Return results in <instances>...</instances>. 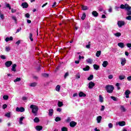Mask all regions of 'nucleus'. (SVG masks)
<instances>
[{"instance_id": "nucleus-1", "label": "nucleus", "mask_w": 131, "mask_h": 131, "mask_svg": "<svg viewBox=\"0 0 131 131\" xmlns=\"http://www.w3.org/2000/svg\"><path fill=\"white\" fill-rule=\"evenodd\" d=\"M30 108L32 109V113L36 116L37 114V112L38 111V106L32 104L30 106Z\"/></svg>"}, {"instance_id": "nucleus-2", "label": "nucleus", "mask_w": 131, "mask_h": 131, "mask_svg": "<svg viewBox=\"0 0 131 131\" xmlns=\"http://www.w3.org/2000/svg\"><path fill=\"white\" fill-rule=\"evenodd\" d=\"M105 90L109 94H112V93H113V90H114V86L112 85H107L105 86Z\"/></svg>"}, {"instance_id": "nucleus-3", "label": "nucleus", "mask_w": 131, "mask_h": 131, "mask_svg": "<svg viewBox=\"0 0 131 131\" xmlns=\"http://www.w3.org/2000/svg\"><path fill=\"white\" fill-rule=\"evenodd\" d=\"M129 7V5L128 4H126L125 5L122 4L120 5V9H122V10L125 9L126 10L128 7Z\"/></svg>"}, {"instance_id": "nucleus-4", "label": "nucleus", "mask_w": 131, "mask_h": 131, "mask_svg": "<svg viewBox=\"0 0 131 131\" xmlns=\"http://www.w3.org/2000/svg\"><path fill=\"white\" fill-rule=\"evenodd\" d=\"M12 64H13V62H12V61H7L5 62V66L7 68L11 67Z\"/></svg>"}, {"instance_id": "nucleus-5", "label": "nucleus", "mask_w": 131, "mask_h": 131, "mask_svg": "<svg viewBox=\"0 0 131 131\" xmlns=\"http://www.w3.org/2000/svg\"><path fill=\"white\" fill-rule=\"evenodd\" d=\"M16 110L17 112H24V111H25V108L23 107H16Z\"/></svg>"}, {"instance_id": "nucleus-6", "label": "nucleus", "mask_w": 131, "mask_h": 131, "mask_svg": "<svg viewBox=\"0 0 131 131\" xmlns=\"http://www.w3.org/2000/svg\"><path fill=\"white\" fill-rule=\"evenodd\" d=\"M125 24V23L124 21H118V26L119 27H122Z\"/></svg>"}, {"instance_id": "nucleus-7", "label": "nucleus", "mask_w": 131, "mask_h": 131, "mask_svg": "<svg viewBox=\"0 0 131 131\" xmlns=\"http://www.w3.org/2000/svg\"><path fill=\"white\" fill-rule=\"evenodd\" d=\"M126 10L127 11L126 15H127L128 16H130V15H131V7L129 6V7L128 8H127L126 9Z\"/></svg>"}, {"instance_id": "nucleus-8", "label": "nucleus", "mask_w": 131, "mask_h": 131, "mask_svg": "<svg viewBox=\"0 0 131 131\" xmlns=\"http://www.w3.org/2000/svg\"><path fill=\"white\" fill-rule=\"evenodd\" d=\"M95 86V83L93 82L92 81H91L89 83V89H92Z\"/></svg>"}, {"instance_id": "nucleus-9", "label": "nucleus", "mask_w": 131, "mask_h": 131, "mask_svg": "<svg viewBox=\"0 0 131 131\" xmlns=\"http://www.w3.org/2000/svg\"><path fill=\"white\" fill-rule=\"evenodd\" d=\"M129 94H130V91H129V90H127L125 92V95L127 99H128V98H129Z\"/></svg>"}, {"instance_id": "nucleus-10", "label": "nucleus", "mask_w": 131, "mask_h": 131, "mask_svg": "<svg viewBox=\"0 0 131 131\" xmlns=\"http://www.w3.org/2000/svg\"><path fill=\"white\" fill-rule=\"evenodd\" d=\"M21 7H23L24 9H27V8H28V4L26 2L23 3L21 4Z\"/></svg>"}, {"instance_id": "nucleus-11", "label": "nucleus", "mask_w": 131, "mask_h": 131, "mask_svg": "<svg viewBox=\"0 0 131 131\" xmlns=\"http://www.w3.org/2000/svg\"><path fill=\"white\" fill-rule=\"evenodd\" d=\"M125 63H126V59H125V58H121V64L122 66H124V65L125 64Z\"/></svg>"}, {"instance_id": "nucleus-12", "label": "nucleus", "mask_w": 131, "mask_h": 131, "mask_svg": "<svg viewBox=\"0 0 131 131\" xmlns=\"http://www.w3.org/2000/svg\"><path fill=\"white\" fill-rule=\"evenodd\" d=\"M16 67H17V64H12V69H11L12 71H13V72H16V71H17V70H16Z\"/></svg>"}, {"instance_id": "nucleus-13", "label": "nucleus", "mask_w": 131, "mask_h": 131, "mask_svg": "<svg viewBox=\"0 0 131 131\" xmlns=\"http://www.w3.org/2000/svg\"><path fill=\"white\" fill-rule=\"evenodd\" d=\"M76 124H77V123L75 121H72L70 123V125L71 127H74V126H75Z\"/></svg>"}, {"instance_id": "nucleus-14", "label": "nucleus", "mask_w": 131, "mask_h": 131, "mask_svg": "<svg viewBox=\"0 0 131 131\" xmlns=\"http://www.w3.org/2000/svg\"><path fill=\"white\" fill-rule=\"evenodd\" d=\"M118 47H119V48H121V49H123V48H124V47H125V46L124 45V43L123 42L118 43Z\"/></svg>"}, {"instance_id": "nucleus-15", "label": "nucleus", "mask_w": 131, "mask_h": 131, "mask_svg": "<svg viewBox=\"0 0 131 131\" xmlns=\"http://www.w3.org/2000/svg\"><path fill=\"white\" fill-rule=\"evenodd\" d=\"M86 62L89 64H93V60L92 58H88L86 60Z\"/></svg>"}, {"instance_id": "nucleus-16", "label": "nucleus", "mask_w": 131, "mask_h": 131, "mask_svg": "<svg viewBox=\"0 0 131 131\" xmlns=\"http://www.w3.org/2000/svg\"><path fill=\"white\" fill-rule=\"evenodd\" d=\"M35 128H36V130L40 131V130H42V126L37 125V126H36Z\"/></svg>"}, {"instance_id": "nucleus-17", "label": "nucleus", "mask_w": 131, "mask_h": 131, "mask_svg": "<svg viewBox=\"0 0 131 131\" xmlns=\"http://www.w3.org/2000/svg\"><path fill=\"white\" fill-rule=\"evenodd\" d=\"M118 124H119V125L120 126H124V125H125V122H124V121H120L118 123Z\"/></svg>"}, {"instance_id": "nucleus-18", "label": "nucleus", "mask_w": 131, "mask_h": 131, "mask_svg": "<svg viewBox=\"0 0 131 131\" xmlns=\"http://www.w3.org/2000/svg\"><path fill=\"white\" fill-rule=\"evenodd\" d=\"M79 97H80V98H81L82 97H86V95L83 93V92H80L79 93Z\"/></svg>"}, {"instance_id": "nucleus-19", "label": "nucleus", "mask_w": 131, "mask_h": 131, "mask_svg": "<svg viewBox=\"0 0 131 131\" xmlns=\"http://www.w3.org/2000/svg\"><path fill=\"white\" fill-rule=\"evenodd\" d=\"M53 113H54V110L50 109L49 110V116H53Z\"/></svg>"}, {"instance_id": "nucleus-20", "label": "nucleus", "mask_w": 131, "mask_h": 131, "mask_svg": "<svg viewBox=\"0 0 131 131\" xmlns=\"http://www.w3.org/2000/svg\"><path fill=\"white\" fill-rule=\"evenodd\" d=\"M92 15L94 16V17H98V16H99V13H98L97 11H94L92 12Z\"/></svg>"}, {"instance_id": "nucleus-21", "label": "nucleus", "mask_w": 131, "mask_h": 131, "mask_svg": "<svg viewBox=\"0 0 131 131\" xmlns=\"http://www.w3.org/2000/svg\"><path fill=\"white\" fill-rule=\"evenodd\" d=\"M37 85V83L36 82H32L29 84L30 86H31L32 88H34L35 86H36Z\"/></svg>"}, {"instance_id": "nucleus-22", "label": "nucleus", "mask_w": 131, "mask_h": 131, "mask_svg": "<svg viewBox=\"0 0 131 131\" xmlns=\"http://www.w3.org/2000/svg\"><path fill=\"white\" fill-rule=\"evenodd\" d=\"M108 65V61H104L102 63L103 67H107V66Z\"/></svg>"}, {"instance_id": "nucleus-23", "label": "nucleus", "mask_w": 131, "mask_h": 131, "mask_svg": "<svg viewBox=\"0 0 131 131\" xmlns=\"http://www.w3.org/2000/svg\"><path fill=\"white\" fill-rule=\"evenodd\" d=\"M93 67L95 70H99L100 69V66L97 64H94Z\"/></svg>"}, {"instance_id": "nucleus-24", "label": "nucleus", "mask_w": 131, "mask_h": 131, "mask_svg": "<svg viewBox=\"0 0 131 131\" xmlns=\"http://www.w3.org/2000/svg\"><path fill=\"white\" fill-rule=\"evenodd\" d=\"M97 120L98 123H100V122H101V120H102V116H99L97 117Z\"/></svg>"}, {"instance_id": "nucleus-25", "label": "nucleus", "mask_w": 131, "mask_h": 131, "mask_svg": "<svg viewBox=\"0 0 131 131\" xmlns=\"http://www.w3.org/2000/svg\"><path fill=\"white\" fill-rule=\"evenodd\" d=\"M25 118L24 117H21L19 118V123L20 124H23V123L22 122V121H23V119H24Z\"/></svg>"}, {"instance_id": "nucleus-26", "label": "nucleus", "mask_w": 131, "mask_h": 131, "mask_svg": "<svg viewBox=\"0 0 131 131\" xmlns=\"http://www.w3.org/2000/svg\"><path fill=\"white\" fill-rule=\"evenodd\" d=\"M81 8L83 11H86V10H89V7H88V6H84L83 5H82Z\"/></svg>"}, {"instance_id": "nucleus-27", "label": "nucleus", "mask_w": 131, "mask_h": 131, "mask_svg": "<svg viewBox=\"0 0 131 131\" xmlns=\"http://www.w3.org/2000/svg\"><path fill=\"white\" fill-rule=\"evenodd\" d=\"M99 102H100V103L104 102V98H103L102 95H99Z\"/></svg>"}, {"instance_id": "nucleus-28", "label": "nucleus", "mask_w": 131, "mask_h": 131, "mask_svg": "<svg viewBox=\"0 0 131 131\" xmlns=\"http://www.w3.org/2000/svg\"><path fill=\"white\" fill-rule=\"evenodd\" d=\"M61 89V86L60 85H57L55 88L56 92H60V89Z\"/></svg>"}, {"instance_id": "nucleus-29", "label": "nucleus", "mask_w": 131, "mask_h": 131, "mask_svg": "<svg viewBox=\"0 0 131 131\" xmlns=\"http://www.w3.org/2000/svg\"><path fill=\"white\" fill-rule=\"evenodd\" d=\"M13 39V37H7L5 39V41H10V40H12Z\"/></svg>"}, {"instance_id": "nucleus-30", "label": "nucleus", "mask_w": 131, "mask_h": 131, "mask_svg": "<svg viewBox=\"0 0 131 131\" xmlns=\"http://www.w3.org/2000/svg\"><path fill=\"white\" fill-rule=\"evenodd\" d=\"M83 70L84 71H89V70H90V67L89 66H86L85 68H83Z\"/></svg>"}, {"instance_id": "nucleus-31", "label": "nucleus", "mask_w": 131, "mask_h": 131, "mask_svg": "<svg viewBox=\"0 0 131 131\" xmlns=\"http://www.w3.org/2000/svg\"><path fill=\"white\" fill-rule=\"evenodd\" d=\"M115 36H116L117 37H119V36H121V33L118 32L114 34Z\"/></svg>"}, {"instance_id": "nucleus-32", "label": "nucleus", "mask_w": 131, "mask_h": 131, "mask_svg": "<svg viewBox=\"0 0 131 131\" xmlns=\"http://www.w3.org/2000/svg\"><path fill=\"white\" fill-rule=\"evenodd\" d=\"M57 105L58 107H62V106H63V102L61 101H58Z\"/></svg>"}, {"instance_id": "nucleus-33", "label": "nucleus", "mask_w": 131, "mask_h": 131, "mask_svg": "<svg viewBox=\"0 0 131 131\" xmlns=\"http://www.w3.org/2000/svg\"><path fill=\"white\" fill-rule=\"evenodd\" d=\"M119 78L120 80H122L125 78V76L124 75H121L119 76Z\"/></svg>"}, {"instance_id": "nucleus-34", "label": "nucleus", "mask_w": 131, "mask_h": 131, "mask_svg": "<svg viewBox=\"0 0 131 131\" xmlns=\"http://www.w3.org/2000/svg\"><path fill=\"white\" fill-rule=\"evenodd\" d=\"M120 110L122 111V112H125V111H126V110H125V108H124V106L123 105L121 106Z\"/></svg>"}, {"instance_id": "nucleus-35", "label": "nucleus", "mask_w": 131, "mask_h": 131, "mask_svg": "<svg viewBox=\"0 0 131 131\" xmlns=\"http://www.w3.org/2000/svg\"><path fill=\"white\" fill-rule=\"evenodd\" d=\"M99 56H101V51H97L96 53V57H99Z\"/></svg>"}, {"instance_id": "nucleus-36", "label": "nucleus", "mask_w": 131, "mask_h": 131, "mask_svg": "<svg viewBox=\"0 0 131 131\" xmlns=\"http://www.w3.org/2000/svg\"><path fill=\"white\" fill-rule=\"evenodd\" d=\"M94 78V75H91L88 78V80H92Z\"/></svg>"}, {"instance_id": "nucleus-37", "label": "nucleus", "mask_w": 131, "mask_h": 131, "mask_svg": "<svg viewBox=\"0 0 131 131\" xmlns=\"http://www.w3.org/2000/svg\"><path fill=\"white\" fill-rule=\"evenodd\" d=\"M111 99H112V100H113V101H117V98L114 96H111Z\"/></svg>"}, {"instance_id": "nucleus-38", "label": "nucleus", "mask_w": 131, "mask_h": 131, "mask_svg": "<svg viewBox=\"0 0 131 131\" xmlns=\"http://www.w3.org/2000/svg\"><path fill=\"white\" fill-rule=\"evenodd\" d=\"M18 81H21V78H16V79L14 80V82H18Z\"/></svg>"}, {"instance_id": "nucleus-39", "label": "nucleus", "mask_w": 131, "mask_h": 131, "mask_svg": "<svg viewBox=\"0 0 131 131\" xmlns=\"http://www.w3.org/2000/svg\"><path fill=\"white\" fill-rule=\"evenodd\" d=\"M29 38L31 41H33V38H32V33H30L29 34Z\"/></svg>"}, {"instance_id": "nucleus-40", "label": "nucleus", "mask_w": 131, "mask_h": 131, "mask_svg": "<svg viewBox=\"0 0 131 131\" xmlns=\"http://www.w3.org/2000/svg\"><path fill=\"white\" fill-rule=\"evenodd\" d=\"M5 116L6 117H8V118H10V117H11V113H7L5 114Z\"/></svg>"}, {"instance_id": "nucleus-41", "label": "nucleus", "mask_w": 131, "mask_h": 131, "mask_svg": "<svg viewBox=\"0 0 131 131\" xmlns=\"http://www.w3.org/2000/svg\"><path fill=\"white\" fill-rule=\"evenodd\" d=\"M76 77L77 79H79V78H80V74L79 73H78L76 75Z\"/></svg>"}, {"instance_id": "nucleus-42", "label": "nucleus", "mask_w": 131, "mask_h": 131, "mask_svg": "<svg viewBox=\"0 0 131 131\" xmlns=\"http://www.w3.org/2000/svg\"><path fill=\"white\" fill-rule=\"evenodd\" d=\"M61 131H68V129L66 127H62L61 128Z\"/></svg>"}, {"instance_id": "nucleus-43", "label": "nucleus", "mask_w": 131, "mask_h": 131, "mask_svg": "<svg viewBox=\"0 0 131 131\" xmlns=\"http://www.w3.org/2000/svg\"><path fill=\"white\" fill-rule=\"evenodd\" d=\"M85 17H86L85 13H83L82 17H81L82 20H84V19H85Z\"/></svg>"}, {"instance_id": "nucleus-44", "label": "nucleus", "mask_w": 131, "mask_h": 131, "mask_svg": "<svg viewBox=\"0 0 131 131\" xmlns=\"http://www.w3.org/2000/svg\"><path fill=\"white\" fill-rule=\"evenodd\" d=\"M34 122H39V119L37 117H36L34 119Z\"/></svg>"}, {"instance_id": "nucleus-45", "label": "nucleus", "mask_w": 131, "mask_h": 131, "mask_svg": "<svg viewBox=\"0 0 131 131\" xmlns=\"http://www.w3.org/2000/svg\"><path fill=\"white\" fill-rule=\"evenodd\" d=\"M0 18H1L2 20H4V19H5V15L2 13H0Z\"/></svg>"}, {"instance_id": "nucleus-46", "label": "nucleus", "mask_w": 131, "mask_h": 131, "mask_svg": "<svg viewBox=\"0 0 131 131\" xmlns=\"http://www.w3.org/2000/svg\"><path fill=\"white\" fill-rule=\"evenodd\" d=\"M12 19H13L14 21V22L16 23L17 22V18L15 16H12Z\"/></svg>"}, {"instance_id": "nucleus-47", "label": "nucleus", "mask_w": 131, "mask_h": 131, "mask_svg": "<svg viewBox=\"0 0 131 131\" xmlns=\"http://www.w3.org/2000/svg\"><path fill=\"white\" fill-rule=\"evenodd\" d=\"M4 100H8L9 99V96L8 95H4L3 96Z\"/></svg>"}, {"instance_id": "nucleus-48", "label": "nucleus", "mask_w": 131, "mask_h": 131, "mask_svg": "<svg viewBox=\"0 0 131 131\" xmlns=\"http://www.w3.org/2000/svg\"><path fill=\"white\" fill-rule=\"evenodd\" d=\"M55 121L58 122V121H60V120H61V118L59 117H57L55 118Z\"/></svg>"}, {"instance_id": "nucleus-49", "label": "nucleus", "mask_w": 131, "mask_h": 131, "mask_svg": "<svg viewBox=\"0 0 131 131\" xmlns=\"http://www.w3.org/2000/svg\"><path fill=\"white\" fill-rule=\"evenodd\" d=\"M126 20H131V16L130 15H128V16H126L125 17Z\"/></svg>"}, {"instance_id": "nucleus-50", "label": "nucleus", "mask_w": 131, "mask_h": 131, "mask_svg": "<svg viewBox=\"0 0 131 131\" xmlns=\"http://www.w3.org/2000/svg\"><path fill=\"white\" fill-rule=\"evenodd\" d=\"M66 121V122H70V121H71V118L70 117L68 118Z\"/></svg>"}, {"instance_id": "nucleus-51", "label": "nucleus", "mask_w": 131, "mask_h": 131, "mask_svg": "<svg viewBox=\"0 0 131 131\" xmlns=\"http://www.w3.org/2000/svg\"><path fill=\"white\" fill-rule=\"evenodd\" d=\"M6 8H9V10H11V6H10L9 4H6Z\"/></svg>"}, {"instance_id": "nucleus-52", "label": "nucleus", "mask_w": 131, "mask_h": 131, "mask_svg": "<svg viewBox=\"0 0 131 131\" xmlns=\"http://www.w3.org/2000/svg\"><path fill=\"white\" fill-rule=\"evenodd\" d=\"M42 76H43V77H49V74H46V73L42 74Z\"/></svg>"}, {"instance_id": "nucleus-53", "label": "nucleus", "mask_w": 131, "mask_h": 131, "mask_svg": "<svg viewBox=\"0 0 131 131\" xmlns=\"http://www.w3.org/2000/svg\"><path fill=\"white\" fill-rule=\"evenodd\" d=\"M5 50L6 52H9V51L11 50V48H10L9 47H6Z\"/></svg>"}, {"instance_id": "nucleus-54", "label": "nucleus", "mask_w": 131, "mask_h": 131, "mask_svg": "<svg viewBox=\"0 0 131 131\" xmlns=\"http://www.w3.org/2000/svg\"><path fill=\"white\" fill-rule=\"evenodd\" d=\"M89 45H86V49H90V48H91V42H89Z\"/></svg>"}, {"instance_id": "nucleus-55", "label": "nucleus", "mask_w": 131, "mask_h": 131, "mask_svg": "<svg viewBox=\"0 0 131 131\" xmlns=\"http://www.w3.org/2000/svg\"><path fill=\"white\" fill-rule=\"evenodd\" d=\"M105 110V106L102 105L101 108L100 109V111H104Z\"/></svg>"}, {"instance_id": "nucleus-56", "label": "nucleus", "mask_w": 131, "mask_h": 131, "mask_svg": "<svg viewBox=\"0 0 131 131\" xmlns=\"http://www.w3.org/2000/svg\"><path fill=\"white\" fill-rule=\"evenodd\" d=\"M108 127L110 128H112V127H113V125H112V123H110L108 124Z\"/></svg>"}, {"instance_id": "nucleus-57", "label": "nucleus", "mask_w": 131, "mask_h": 131, "mask_svg": "<svg viewBox=\"0 0 131 131\" xmlns=\"http://www.w3.org/2000/svg\"><path fill=\"white\" fill-rule=\"evenodd\" d=\"M55 7H57V3L54 2L53 5H52V7L55 8Z\"/></svg>"}, {"instance_id": "nucleus-58", "label": "nucleus", "mask_w": 131, "mask_h": 131, "mask_svg": "<svg viewBox=\"0 0 131 131\" xmlns=\"http://www.w3.org/2000/svg\"><path fill=\"white\" fill-rule=\"evenodd\" d=\"M67 76H69V73H66L64 76V78H67Z\"/></svg>"}, {"instance_id": "nucleus-59", "label": "nucleus", "mask_w": 131, "mask_h": 131, "mask_svg": "<svg viewBox=\"0 0 131 131\" xmlns=\"http://www.w3.org/2000/svg\"><path fill=\"white\" fill-rule=\"evenodd\" d=\"M25 17H26V18H29L30 17V14H29V13H27L25 15Z\"/></svg>"}, {"instance_id": "nucleus-60", "label": "nucleus", "mask_w": 131, "mask_h": 131, "mask_svg": "<svg viewBox=\"0 0 131 131\" xmlns=\"http://www.w3.org/2000/svg\"><path fill=\"white\" fill-rule=\"evenodd\" d=\"M1 59H3V60L6 59V56L5 55H1Z\"/></svg>"}, {"instance_id": "nucleus-61", "label": "nucleus", "mask_w": 131, "mask_h": 131, "mask_svg": "<svg viewBox=\"0 0 131 131\" xmlns=\"http://www.w3.org/2000/svg\"><path fill=\"white\" fill-rule=\"evenodd\" d=\"M127 48H131V43H128L126 44Z\"/></svg>"}, {"instance_id": "nucleus-62", "label": "nucleus", "mask_w": 131, "mask_h": 131, "mask_svg": "<svg viewBox=\"0 0 131 131\" xmlns=\"http://www.w3.org/2000/svg\"><path fill=\"white\" fill-rule=\"evenodd\" d=\"M7 107H8V105H7V104H4L3 105V109H5L6 108H7Z\"/></svg>"}, {"instance_id": "nucleus-63", "label": "nucleus", "mask_w": 131, "mask_h": 131, "mask_svg": "<svg viewBox=\"0 0 131 131\" xmlns=\"http://www.w3.org/2000/svg\"><path fill=\"white\" fill-rule=\"evenodd\" d=\"M17 10L16 9H11V12L12 13H15V12Z\"/></svg>"}, {"instance_id": "nucleus-64", "label": "nucleus", "mask_w": 131, "mask_h": 131, "mask_svg": "<svg viewBox=\"0 0 131 131\" xmlns=\"http://www.w3.org/2000/svg\"><path fill=\"white\" fill-rule=\"evenodd\" d=\"M127 80H128L129 81H130L131 80V76H128L127 77Z\"/></svg>"}]
</instances>
